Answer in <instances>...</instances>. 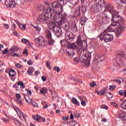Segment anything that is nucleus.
Masks as SVG:
<instances>
[{
	"label": "nucleus",
	"instance_id": "nucleus-1",
	"mask_svg": "<svg viewBox=\"0 0 126 126\" xmlns=\"http://www.w3.org/2000/svg\"><path fill=\"white\" fill-rule=\"evenodd\" d=\"M58 2H53L52 6L56 14L54 16V22L51 25V29L55 32L57 37L62 35V24L65 19V15L62 14L63 11V5L67 2V0H57Z\"/></svg>",
	"mask_w": 126,
	"mask_h": 126
},
{
	"label": "nucleus",
	"instance_id": "nucleus-2",
	"mask_svg": "<svg viewBox=\"0 0 126 126\" xmlns=\"http://www.w3.org/2000/svg\"><path fill=\"white\" fill-rule=\"evenodd\" d=\"M53 13H52V8L49 7L44 12V15H39L36 21V24L39 25L43 23H48V20L52 17Z\"/></svg>",
	"mask_w": 126,
	"mask_h": 126
},
{
	"label": "nucleus",
	"instance_id": "nucleus-3",
	"mask_svg": "<svg viewBox=\"0 0 126 126\" xmlns=\"http://www.w3.org/2000/svg\"><path fill=\"white\" fill-rule=\"evenodd\" d=\"M65 41L68 42L67 44V47L68 49H72V50H76V45L75 43H70L69 42H72L74 40V35L70 32H67L65 33Z\"/></svg>",
	"mask_w": 126,
	"mask_h": 126
},
{
	"label": "nucleus",
	"instance_id": "nucleus-4",
	"mask_svg": "<svg viewBox=\"0 0 126 126\" xmlns=\"http://www.w3.org/2000/svg\"><path fill=\"white\" fill-rule=\"evenodd\" d=\"M118 14L119 12H116V13H114L112 14L113 18L111 19V21L114 26L120 27V22H123L124 21V18L118 15Z\"/></svg>",
	"mask_w": 126,
	"mask_h": 126
},
{
	"label": "nucleus",
	"instance_id": "nucleus-5",
	"mask_svg": "<svg viewBox=\"0 0 126 126\" xmlns=\"http://www.w3.org/2000/svg\"><path fill=\"white\" fill-rule=\"evenodd\" d=\"M95 2L96 5H94L92 7V9L94 10L95 12H99L102 10L103 7L102 6V4H105L104 0H95Z\"/></svg>",
	"mask_w": 126,
	"mask_h": 126
},
{
	"label": "nucleus",
	"instance_id": "nucleus-6",
	"mask_svg": "<svg viewBox=\"0 0 126 126\" xmlns=\"http://www.w3.org/2000/svg\"><path fill=\"white\" fill-rule=\"evenodd\" d=\"M99 37L101 41L103 40L104 42H106V43L110 42V41H113V39H114L113 35L108 33V32H104V31L102 33L99 35Z\"/></svg>",
	"mask_w": 126,
	"mask_h": 126
},
{
	"label": "nucleus",
	"instance_id": "nucleus-7",
	"mask_svg": "<svg viewBox=\"0 0 126 126\" xmlns=\"http://www.w3.org/2000/svg\"><path fill=\"white\" fill-rule=\"evenodd\" d=\"M116 62L118 66L121 67L122 65H126V63L125 60L126 61V55H124V53L118 54L116 58Z\"/></svg>",
	"mask_w": 126,
	"mask_h": 126
},
{
	"label": "nucleus",
	"instance_id": "nucleus-8",
	"mask_svg": "<svg viewBox=\"0 0 126 126\" xmlns=\"http://www.w3.org/2000/svg\"><path fill=\"white\" fill-rule=\"evenodd\" d=\"M35 44H37L38 47L40 48H44L46 46V39L42 36H40L37 38H36L34 40Z\"/></svg>",
	"mask_w": 126,
	"mask_h": 126
},
{
	"label": "nucleus",
	"instance_id": "nucleus-9",
	"mask_svg": "<svg viewBox=\"0 0 126 126\" xmlns=\"http://www.w3.org/2000/svg\"><path fill=\"white\" fill-rule=\"evenodd\" d=\"M24 97L28 104H31L33 107H35V108L38 107V103L34 101L32 98H30L27 94H24Z\"/></svg>",
	"mask_w": 126,
	"mask_h": 126
},
{
	"label": "nucleus",
	"instance_id": "nucleus-10",
	"mask_svg": "<svg viewBox=\"0 0 126 126\" xmlns=\"http://www.w3.org/2000/svg\"><path fill=\"white\" fill-rule=\"evenodd\" d=\"M14 110L18 114V116L19 119H20L21 121H23L22 117L23 118V119H24V120H25L26 118H27V115L23 113L22 111L20 110L19 108L16 107L14 109Z\"/></svg>",
	"mask_w": 126,
	"mask_h": 126
},
{
	"label": "nucleus",
	"instance_id": "nucleus-11",
	"mask_svg": "<svg viewBox=\"0 0 126 126\" xmlns=\"http://www.w3.org/2000/svg\"><path fill=\"white\" fill-rule=\"evenodd\" d=\"M46 38L48 41L49 45H53L55 40L52 38V32L50 31H46Z\"/></svg>",
	"mask_w": 126,
	"mask_h": 126
},
{
	"label": "nucleus",
	"instance_id": "nucleus-12",
	"mask_svg": "<svg viewBox=\"0 0 126 126\" xmlns=\"http://www.w3.org/2000/svg\"><path fill=\"white\" fill-rule=\"evenodd\" d=\"M5 4L7 7H10V8H13L16 5L15 1H14V0H6Z\"/></svg>",
	"mask_w": 126,
	"mask_h": 126
},
{
	"label": "nucleus",
	"instance_id": "nucleus-13",
	"mask_svg": "<svg viewBox=\"0 0 126 126\" xmlns=\"http://www.w3.org/2000/svg\"><path fill=\"white\" fill-rule=\"evenodd\" d=\"M118 26H115L113 24V23L106 29L104 31V33L108 32H115L116 29H117Z\"/></svg>",
	"mask_w": 126,
	"mask_h": 126
},
{
	"label": "nucleus",
	"instance_id": "nucleus-14",
	"mask_svg": "<svg viewBox=\"0 0 126 126\" xmlns=\"http://www.w3.org/2000/svg\"><path fill=\"white\" fill-rule=\"evenodd\" d=\"M105 11H109L111 14H113V13H117V11L116 10H114V7H113V6L111 5H107L105 7L104 12H105Z\"/></svg>",
	"mask_w": 126,
	"mask_h": 126
},
{
	"label": "nucleus",
	"instance_id": "nucleus-15",
	"mask_svg": "<svg viewBox=\"0 0 126 126\" xmlns=\"http://www.w3.org/2000/svg\"><path fill=\"white\" fill-rule=\"evenodd\" d=\"M18 86H20V88L22 89H24L25 88V86H24V83L22 81H19L13 86L14 88H18Z\"/></svg>",
	"mask_w": 126,
	"mask_h": 126
},
{
	"label": "nucleus",
	"instance_id": "nucleus-16",
	"mask_svg": "<svg viewBox=\"0 0 126 126\" xmlns=\"http://www.w3.org/2000/svg\"><path fill=\"white\" fill-rule=\"evenodd\" d=\"M117 28H116L117 31L116 32V34L117 36V38H119V37H120L121 36V35H122V33H123V32H124V30L122 29L123 27L120 28L119 27H117Z\"/></svg>",
	"mask_w": 126,
	"mask_h": 126
},
{
	"label": "nucleus",
	"instance_id": "nucleus-17",
	"mask_svg": "<svg viewBox=\"0 0 126 126\" xmlns=\"http://www.w3.org/2000/svg\"><path fill=\"white\" fill-rule=\"evenodd\" d=\"M104 60H105V56L104 55H102L101 56H100V55L97 54L94 58V61L95 62H103V61H104Z\"/></svg>",
	"mask_w": 126,
	"mask_h": 126
},
{
	"label": "nucleus",
	"instance_id": "nucleus-18",
	"mask_svg": "<svg viewBox=\"0 0 126 126\" xmlns=\"http://www.w3.org/2000/svg\"><path fill=\"white\" fill-rule=\"evenodd\" d=\"M81 12H80V6L78 7L74 13V17H77L80 16Z\"/></svg>",
	"mask_w": 126,
	"mask_h": 126
},
{
	"label": "nucleus",
	"instance_id": "nucleus-19",
	"mask_svg": "<svg viewBox=\"0 0 126 126\" xmlns=\"http://www.w3.org/2000/svg\"><path fill=\"white\" fill-rule=\"evenodd\" d=\"M83 53L84 54L83 56L85 57V58H86V59H87V60H90V59H91V52L84 51L83 52Z\"/></svg>",
	"mask_w": 126,
	"mask_h": 126
},
{
	"label": "nucleus",
	"instance_id": "nucleus-20",
	"mask_svg": "<svg viewBox=\"0 0 126 126\" xmlns=\"http://www.w3.org/2000/svg\"><path fill=\"white\" fill-rule=\"evenodd\" d=\"M77 44L79 45V46H82V44H83V40L81 38V35H78L77 38Z\"/></svg>",
	"mask_w": 126,
	"mask_h": 126
},
{
	"label": "nucleus",
	"instance_id": "nucleus-21",
	"mask_svg": "<svg viewBox=\"0 0 126 126\" xmlns=\"http://www.w3.org/2000/svg\"><path fill=\"white\" fill-rule=\"evenodd\" d=\"M71 101L73 104L76 106H79L80 105V103L77 101V99L75 97H72Z\"/></svg>",
	"mask_w": 126,
	"mask_h": 126
},
{
	"label": "nucleus",
	"instance_id": "nucleus-22",
	"mask_svg": "<svg viewBox=\"0 0 126 126\" xmlns=\"http://www.w3.org/2000/svg\"><path fill=\"white\" fill-rule=\"evenodd\" d=\"M86 21H87L86 17L83 16L80 19V24H81V25H84L85 23H86Z\"/></svg>",
	"mask_w": 126,
	"mask_h": 126
},
{
	"label": "nucleus",
	"instance_id": "nucleus-23",
	"mask_svg": "<svg viewBox=\"0 0 126 126\" xmlns=\"http://www.w3.org/2000/svg\"><path fill=\"white\" fill-rule=\"evenodd\" d=\"M34 70H35L34 69V68H33L32 67H31L28 69V74H29V75H32V73L34 72Z\"/></svg>",
	"mask_w": 126,
	"mask_h": 126
},
{
	"label": "nucleus",
	"instance_id": "nucleus-24",
	"mask_svg": "<svg viewBox=\"0 0 126 126\" xmlns=\"http://www.w3.org/2000/svg\"><path fill=\"white\" fill-rule=\"evenodd\" d=\"M79 60L80 62H85L86 60H87L85 57L83 55H82V52H81V54H80V56L79 57Z\"/></svg>",
	"mask_w": 126,
	"mask_h": 126
},
{
	"label": "nucleus",
	"instance_id": "nucleus-25",
	"mask_svg": "<svg viewBox=\"0 0 126 126\" xmlns=\"http://www.w3.org/2000/svg\"><path fill=\"white\" fill-rule=\"evenodd\" d=\"M16 74V72L13 69L11 70L9 72V76H10V77H14V76H15Z\"/></svg>",
	"mask_w": 126,
	"mask_h": 126
},
{
	"label": "nucleus",
	"instance_id": "nucleus-26",
	"mask_svg": "<svg viewBox=\"0 0 126 126\" xmlns=\"http://www.w3.org/2000/svg\"><path fill=\"white\" fill-rule=\"evenodd\" d=\"M119 117L121 119L123 120L124 121H126V113H121L119 114Z\"/></svg>",
	"mask_w": 126,
	"mask_h": 126
},
{
	"label": "nucleus",
	"instance_id": "nucleus-27",
	"mask_svg": "<svg viewBox=\"0 0 126 126\" xmlns=\"http://www.w3.org/2000/svg\"><path fill=\"white\" fill-rule=\"evenodd\" d=\"M66 53L67 56H68L70 58H72V57H73V56H74V55H75V53H70V52H69V51H68V49H66Z\"/></svg>",
	"mask_w": 126,
	"mask_h": 126
},
{
	"label": "nucleus",
	"instance_id": "nucleus-28",
	"mask_svg": "<svg viewBox=\"0 0 126 126\" xmlns=\"http://www.w3.org/2000/svg\"><path fill=\"white\" fill-rule=\"evenodd\" d=\"M40 93H42V94H47V93L48 92V89H46V88L44 87L42 88L41 90H40Z\"/></svg>",
	"mask_w": 126,
	"mask_h": 126
},
{
	"label": "nucleus",
	"instance_id": "nucleus-29",
	"mask_svg": "<svg viewBox=\"0 0 126 126\" xmlns=\"http://www.w3.org/2000/svg\"><path fill=\"white\" fill-rule=\"evenodd\" d=\"M13 121L15 125L17 126H21V122H20V121H19V120H17L16 118H14Z\"/></svg>",
	"mask_w": 126,
	"mask_h": 126
},
{
	"label": "nucleus",
	"instance_id": "nucleus-30",
	"mask_svg": "<svg viewBox=\"0 0 126 126\" xmlns=\"http://www.w3.org/2000/svg\"><path fill=\"white\" fill-rule=\"evenodd\" d=\"M18 25L19 26V27H20V28H21V29H22V30H25V29H26V25L25 24L22 25L18 23Z\"/></svg>",
	"mask_w": 126,
	"mask_h": 126
},
{
	"label": "nucleus",
	"instance_id": "nucleus-31",
	"mask_svg": "<svg viewBox=\"0 0 126 126\" xmlns=\"http://www.w3.org/2000/svg\"><path fill=\"white\" fill-rule=\"evenodd\" d=\"M10 51H12V52H17L18 51V47L17 46H12L10 49Z\"/></svg>",
	"mask_w": 126,
	"mask_h": 126
},
{
	"label": "nucleus",
	"instance_id": "nucleus-32",
	"mask_svg": "<svg viewBox=\"0 0 126 126\" xmlns=\"http://www.w3.org/2000/svg\"><path fill=\"white\" fill-rule=\"evenodd\" d=\"M121 108H122V109L126 110V99L124 100L123 102L121 104Z\"/></svg>",
	"mask_w": 126,
	"mask_h": 126
},
{
	"label": "nucleus",
	"instance_id": "nucleus-33",
	"mask_svg": "<svg viewBox=\"0 0 126 126\" xmlns=\"http://www.w3.org/2000/svg\"><path fill=\"white\" fill-rule=\"evenodd\" d=\"M32 118L35 120V121H39L41 117L39 116V115H36L32 116Z\"/></svg>",
	"mask_w": 126,
	"mask_h": 126
},
{
	"label": "nucleus",
	"instance_id": "nucleus-34",
	"mask_svg": "<svg viewBox=\"0 0 126 126\" xmlns=\"http://www.w3.org/2000/svg\"><path fill=\"white\" fill-rule=\"evenodd\" d=\"M68 1H70V2L72 3V4H76L78 1H79V0H68Z\"/></svg>",
	"mask_w": 126,
	"mask_h": 126
},
{
	"label": "nucleus",
	"instance_id": "nucleus-35",
	"mask_svg": "<svg viewBox=\"0 0 126 126\" xmlns=\"http://www.w3.org/2000/svg\"><path fill=\"white\" fill-rule=\"evenodd\" d=\"M46 66L48 69H52V67H51V63L49 61L46 62Z\"/></svg>",
	"mask_w": 126,
	"mask_h": 126
},
{
	"label": "nucleus",
	"instance_id": "nucleus-36",
	"mask_svg": "<svg viewBox=\"0 0 126 126\" xmlns=\"http://www.w3.org/2000/svg\"><path fill=\"white\" fill-rule=\"evenodd\" d=\"M85 63L86 66H89L90 65V59H87Z\"/></svg>",
	"mask_w": 126,
	"mask_h": 126
},
{
	"label": "nucleus",
	"instance_id": "nucleus-37",
	"mask_svg": "<svg viewBox=\"0 0 126 126\" xmlns=\"http://www.w3.org/2000/svg\"><path fill=\"white\" fill-rule=\"evenodd\" d=\"M95 85H96V83L95 82H93L90 83V87H92L93 88L95 87Z\"/></svg>",
	"mask_w": 126,
	"mask_h": 126
},
{
	"label": "nucleus",
	"instance_id": "nucleus-38",
	"mask_svg": "<svg viewBox=\"0 0 126 126\" xmlns=\"http://www.w3.org/2000/svg\"><path fill=\"white\" fill-rule=\"evenodd\" d=\"M22 43H24V44H26V43H29V41L25 38H23L21 40Z\"/></svg>",
	"mask_w": 126,
	"mask_h": 126
},
{
	"label": "nucleus",
	"instance_id": "nucleus-39",
	"mask_svg": "<svg viewBox=\"0 0 126 126\" xmlns=\"http://www.w3.org/2000/svg\"><path fill=\"white\" fill-rule=\"evenodd\" d=\"M16 98L17 100H20V98H21V95H20V94H16Z\"/></svg>",
	"mask_w": 126,
	"mask_h": 126
},
{
	"label": "nucleus",
	"instance_id": "nucleus-40",
	"mask_svg": "<svg viewBox=\"0 0 126 126\" xmlns=\"http://www.w3.org/2000/svg\"><path fill=\"white\" fill-rule=\"evenodd\" d=\"M111 105L115 107V108H119V105H118V104L115 102H111Z\"/></svg>",
	"mask_w": 126,
	"mask_h": 126
},
{
	"label": "nucleus",
	"instance_id": "nucleus-41",
	"mask_svg": "<svg viewBox=\"0 0 126 126\" xmlns=\"http://www.w3.org/2000/svg\"><path fill=\"white\" fill-rule=\"evenodd\" d=\"M69 124L71 125V126H75V125L77 124V122L75 121H71V122H69Z\"/></svg>",
	"mask_w": 126,
	"mask_h": 126
},
{
	"label": "nucleus",
	"instance_id": "nucleus-42",
	"mask_svg": "<svg viewBox=\"0 0 126 126\" xmlns=\"http://www.w3.org/2000/svg\"><path fill=\"white\" fill-rule=\"evenodd\" d=\"M34 29H36L38 32H41V27L38 26H34Z\"/></svg>",
	"mask_w": 126,
	"mask_h": 126
},
{
	"label": "nucleus",
	"instance_id": "nucleus-43",
	"mask_svg": "<svg viewBox=\"0 0 126 126\" xmlns=\"http://www.w3.org/2000/svg\"><path fill=\"white\" fill-rule=\"evenodd\" d=\"M11 57H19V54L17 53H11Z\"/></svg>",
	"mask_w": 126,
	"mask_h": 126
},
{
	"label": "nucleus",
	"instance_id": "nucleus-44",
	"mask_svg": "<svg viewBox=\"0 0 126 126\" xmlns=\"http://www.w3.org/2000/svg\"><path fill=\"white\" fill-rule=\"evenodd\" d=\"M81 104L82 105V106L85 107V106H86V102H85V101L84 100H82L81 102Z\"/></svg>",
	"mask_w": 126,
	"mask_h": 126
},
{
	"label": "nucleus",
	"instance_id": "nucleus-45",
	"mask_svg": "<svg viewBox=\"0 0 126 126\" xmlns=\"http://www.w3.org/2000/svg\"><path fill=\"white\" fill-rule=\"evenodd\" d=\"M3 26L5 29H9V26L7 24H4Z\"/></svg>",
	"mask_w": 126,
	"mask_h": 126
},
{
	"label": "nucleus",
	"instance_id": "nucleus-46",
	"mask_svg": "<svg viewBox=\"0 0 126 126\" xmlns=\"http://www.w3.org/2000/svg\"><path fill=\"white\" fill-rule=\"evenodd\" d=\"M54 70H55V71H57V72H60L61 69H60V67H55Z\"/></svg>",
	"mask_w": 126,
	"mask_h": 126
},
{
	"label": "nucleus",
	"instance_id": "nucleus-47",
	"mask_svg": "<svg viewBox=\"0 0 126 126\" xmlns=\"http://www.w3.org/2000/svg\"><path fill=\"white\" fill-rule=\"evenodd\" d=\"M101 108H102V109H105V110H108V107L106 105H102Z\"/></svg>",
	"mask_w": 126,
	"mask_h": 126
},
{
	"label": "nucleus",
	"instance_id": "nucleus-48",
	"mask_svg": "<svg viewBox=\"0 0 126 126\" xmlns=\"http://www.w3.org/2000/svg\"><path fill=\"white\" fill-rule=\"evenodd\" d=\"M63 29L64 30H65V31H66L67 30H68V26H67L66 24H65L63 27Z\"/></svg>",
	"mask_w": 126,
	"mask_h": 126
},
{
	"label": "nucleus",
	"instance_id": "nucleus-49",
	"mask_svg": "<svg viewBox=\"0 0 126 126\" xmlns=\"http://www.w3.org/2000/svg\"><path fill=\"white\" fill-rule=\"evenodd\" d=\"M68 119H69V118L68 117H63V121H68Z\"/></svg>",
	"mask_w": 126,
	"mask_h": 126
},
{
	"label": "nucleus",
	"instance_id": "nucleus-50",
	"mask_svg": "<svg viewBox=\"0 0 126 126\" xmlns=\"http://www.w3.org/2000/svg\"><path fill=\"white\" fill-rule=\"evenodd\" d=\"M17 101L19 105H23V103H22V101L21 99H18Z\"/></svg>",
	"mask_w": 126,
	"mask_h": 126
},
{
	"label": "nucleus",
	"instance_id": "nucleus-51",
	"mask_svg": "<svg viewBox=\"0 0 126 126\" xmlns=\"http://www.w3.org/2000/svg\"><path fill=\"white\" fill-rule=\"evenodd\" d=\"M119 95H120L121 96H123L124 95V92H123L122 90H120L119 91Z\"/></svg>",
	"mask_w": 126,
	"mask_h": 126
},
{
	"label": "nucleus",
	"instance_id": "nucleus-52",
	"mask_svg": "<svg viewBox=\"0 0 126 126\" xmlns=\"http://www.w3.org/2000/svg\"><path fill=\"white\" fill-rule=\"evenodd\" d=\"M27 93L28 95H29L30 96H31V95H32V92H31V91L30 90L27 91Z\"/></svg>",
	"mask_w": 126,
	"mask_h": 126
},
{
	"label": "nucleus",
	"instance_id": "nucleus-53",
	"mask_svg": "<svg viewBox=\"0 0 126 126\" xmlns=\"http://www.w3.org/2000/svg\"><path fill=\"white\" fill-rule=\"evenodd\" d=\"M23 54H24V55H25V54H26V55L27 56H28V52H27V49H25L24 50Z\"/></svg>",
	"mask_w": 126,
	"mask_h": 126
},
{
	"label": "nucleus",
	"instance_id": "nucleus-54",
	"mask_svg": "<svg viewBox=\"0 0 126 126\" xmlns=\"http://www.w3.org/2000/svg\"><path fill=\"white\" fill-rule=\"evenodd\" d=\"M41 79H42V81H43V82H45V81H46V80H47V78H46V77L44 76H43L41 77Z\"/></svg>",
	"mask_w": 126,
	"mask_h": 126
},
{
	"label": "nucleus",
	"instance_id": "nucleus-55",
	"mask_svg": "<svg viewBox=\"0 0 126 126\" xmlns=\"http://www.w3.org/2000/svg\"><path fill=\"white\" fill-rule=\"evenodd\" d=\"M116 88V87L114 86H110L109 89L110 90H114Z\"/></svg>",
	"mask_w": 126,
	"mask_h": 126
},
{
	"label": "nucleus",
	"instance_id": "nucleus-56",
	"mask_svg": "<svg viewBox=\"0 0 126 126\" xmlns=\"http://www.w3.org/2000/svg\"><path fill=\"white\" fill-rule=\"evenodd\" d=\"M7 52H8V50L7 49H5L3 52H2L3 55H5V54H6Z\"/></svg>",
	"mask_w": 126,
	"mask_h": 126
},
{
	"label": "nucleus",
	"instance_id": "nucleus-57",
	"mask_svg": "<svg viewBox=\"0 0 126 126\" xmlns=\"http://www.w3.org/2000/svg\"><path fill=\"white\" fill-rule=\"evenodd\" d=\"M109 94L110 95V96H108V98H109V99H112V98H113V94H112L111 93H109Z\"/></svg>",
	"mask_w": 126,
	"mask_h": 126
},
{
	"label": "nucleus",
	"instance_id": "nucleus-58",
	"mask_svg": "<svg viewBox=\"0 0 126 126\" xmlns=\"http://www.w3.org/2000/svg\"><path fill=\"white\" fill-rule=\"evenodd\" d=\"M15 66H16V67H18V68H20V67H21V65H20V64L17 63L15 64Z\"/></svg>",
	"mask_w": 126,
	"mask_h": 126
},
{
	"label": "nucleus",
	"instance_id": "nucleus-59",
	"mask_svg": "<svg viewBox=\"0 0 126 126\" xmlns=\"http://www.w3.org/2000/svg\"><path fill=\"white\" fill-rule=\"evenodd\" d=\"M27 64H29V65H32L33 64V63L31 62V61H29L27 62Z\"/></svg>",
	"mask_w": 126,
	"mask_h": 126
},
{
	"label": "nucleus",
	"instance_id": "nucleus-60",
	"mask_svg": "<svg viewBox=\"0 0 126 126\" xmlns=\"http://www.w3.org/2000/svg\"><path fill=\"white\" fill-rule=\"evenodd\" d=\"M121 0V2H122V3H123L124 4H126V0Z\"/></svg>",
	"mask_w": 126,
	"mask_h": 126
},
{
	"label": "nucleus",
	"instance_id": "nucleus-61",
	"mask_svg": "<svg viewBox=\"0 0 126 126\" xmlns=\"http://www.w3.org/2000/svg\"><path fill=\"white\" fill-rule=\"evenodd\" d=\"M100 95H101L102 96H103L104 95V93H105V91L102 90L101 91H100Z\"/></svg>",
	"mask_w": 126,
	"mask_h": 126
},
{
	"label": "nucleus",
	"instance_id": "nucleus-62",
	"mask_svg": "<svg viewBox=\"0 0 126 126\" xmlns=\"http://www.w3.org/2000/svg\"><path fill=\"white\" fill-rule=\"evenodd\" d=\"M73 29H74L75 32H77V27L76 26H75L73 28Z\"/></svg>",
	"mask_w": 126,
	"mask_h": 126
},
{
	"label": "nucleus",
	"instance_id": "nucleus-63",
	"mask_svg": "<svg viewBox=\"0 0 126 126\" xmlns=\"http://www.w3.org/2000/svg\"><path fill=\"white\" fill-rule=\"evenodd\" d=\"M36 75H39V74H40V72L39 71H36L35 72Z\"/></svg>",
	"mask_w": 126,
	"mask_h": 126
},
{
	"label": "nucleus",
	"instance_id": "nucleus-64",
	"mask_svg": "<svg viewBox=\"0 0 126 126\" xmlns=\"http://www.w3.org/2000/svg\"><path fill=\"white\" fill-rule=\"evenodd\" d=\"M124 95L125 97H126V89L124 92Z\"/></svg>",
	"mask_w": 126,
	"mask_h": 126
}]
</instances>
